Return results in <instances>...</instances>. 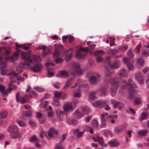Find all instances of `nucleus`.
Masks as SVG:
<instances>
[{
  "label": "nucleus",
  "mask_w": 149,
  "mask_h": 149,
  "mask_svg": "<svg viewBox=\"0 0 149 149\" xmlns=\"http://www.w3.org/2000/svg\"><path fill=\"white\" fill-rule=\"evenodd\" d=\"M39 49H42L43 50V53L44 55H45L49 53L50 52V50L48 49L47 50L46 49V47L45 46H40L39 47Z\"/></svg>",
  "instance_id": "nucleus-30"
},
{
  "label": "nucleus",
  "mask_w": 149,
  "mask_h": 149,
  "mask_svg": "<svg viewBox=\"0 0 149 149\" xmlns=\"http://www.w3.org/2000/svg\"><path fill=\"white\" fill-rule=\"evenodd\" d=\"M148 117V114L145 113H143L141 115L140 119L141 120H143L146 119Z\"/></svg>",
  "instance_id": "nucleus-37"
},
{
  "label": "nucleus",
  "mask_w": 149,
  "mask_h": 149,
  "mask_svg": "<svg viewBox=\"0 0 149 149\" xmlns=\"http://www.w3.org/2000/svg\"><path fill=\"white\" fill-rule=\"evenodd\" d=\"M46 65L47 67V72L48 75L50 76L53 75V69L52 68H50L49 67L50 66H54V63L51 62H49L46 63Z\"/></svg>",
  "instance_id": "nucleus-15"
},
{
  "label": "nucleus",
  "mask_w": 149,
  "mask_h": 149,
  "mask_svg": "<svg viewBox=\"0 0 149 149\" xmlns=\"http://www.w3.org/2000/svg\"><path fill=\"white\" fill-rule=\"evenodd\" d=\"M46 118L45 117H42L39 119V122L41 123H43L46 122Z\"/></svg>",
  "instance_id": "nucleus-57"
},
{
  "label": "nucleus",
  "mask_w": 149,
  "mask_h": 149,
  "mask_svg": "<svg viewBox=\"0 0 149 149\" xmlns=\"http://www.w3.org/2000/svg\"><path fill=\"white\" fill-rule=\"evenodd\" d=\"M73 96L75 97H80L81 96V94L79 92H76L73 94Z\"/></svg>",
  "instance_id": "nucleus-60"
},
{
  "label": "nucleus",
  "mask_w": 149,
  "mask_h": 149,
  "mask_svg": "<svg viewBox=\"0 0 149 149\" xmlns=\"http://www.w3.org/2000/svg\"><path fill=\"white\" fill-rule=\"evenodd\" d=\"M123 62L125 64L127 65L128 64H129V61L128 58H123Z\"/></svg>",
  "instance_id": "nucleus-64"
},
{
  "label": "nucleus",
  "mask_w": 149,
  "mask_h": 149,
  "mask_svg": "<svg viewBox=\"0 0 149 149\" xmlns=\"http://www.w3.org/2000/svg\"><path fill=\"white\" fill-rule=\"evenodd\" d=\"M6 64L4 62H1L0 63V68L1 69H3L6 66Z\"/></svg>",
  "instance_id": "nucleus-55"
},
{
  "label": "nucleus",
  "mask_w": 149,
  "mask_h": 149,
  "mask_svg": "<svg viewBox=\"0 0 149 149\" xmlns=\"http://www.w3.org/2000/svg\"><path fill=\"white\" fill-rule=\"evenodd\" d=\"M31 96L29 95H25L19 97V101L22 104H24L27 102Z\"/></svg>",
  "instance_id": "nucleus-11"
},
{
  "label": "nucleus",
  "mask_w": 149,
  "mask_h": 149,
  "mask_svg": "<svg viewBox=\"0 0 149 149\" xmlns=\"http://www.w3.org/2000/svg\"><path fill=\"white\" fill-rule=\"evenodd\" d=\"M3 49L5 51V54L6 55H8L10 53V49L9 47L6 48V47H3L1 48V49Z\"/></svg>",
  "instance_id": "nucleus-35"
},
{
  "label": "nucleus",
  "mask_w": 149,
  "mask_h": 149,
  "mask_svg": "<svg viewBox=\"0 0 149 149\" xmlns=\"http://www.w3.org/2000/svg\"><path fill=\"white\" fill-rule=\"evenodd\" d=\"M34 89L35 90H36L37 91L39 92H43L44 90L42 88L39 87H35Z\"/></svg>",
  "instance_id": "nucleus-61"
},
{
  "label": "nucleus",
  "mask_w": 149,
  "mask_h": 149,
  "mask_svg": "<svg viewBox=\"0 0 149 149\" xmlns=\"http://www.w3.org/2000/svg\"><path fill=\"white\" fill-rule=\"evenodd\" d=\"M110 59L109 57H107L106 59V61L108 65L111 68H118L120 66V62L118 60L115 61L113 63H111L109 61Z\"/></svg>",
  "instance_id": "nucleus-8"
},
{
  "label": "nucleus",
  "mask_w": 149,
  "mask_h": 149,
  "mask_svg": "<svg viewBox=\"0 0 149 149\" xmlns=\"http://www.w3.org/2000/svg\"><path fill=\"white\" fill-rule=\"evenodd\" d=\"M111 103L113 104V108L115 109L118 108V109H121L124 106V104L119 102H117L114 100L111 101Z\"/></svg>",
  "instance_id": "nucleus-10"
},
{
  "label": "nucleus",
  "mask_w": 149,
  "mask_h": 149,
  "mask_svg": "<svg viewBox=\"0 0 149 149\" xmlns=\"http://www.w3.org/2000/svg\"><path fill=\"white\" fill-rule=\"evenodd\" d=\"M83 115V114L79 109H77L74 113V116L77 118H81Z\"/></svg>",
  "instance_id": "nucleus-29"
},
{
  "label": "nucleus",
  "mask_w": 149,
  "mask_h": 149,
  "mask_svg": "<svg viewBox=\"0 0 149 149\" xmlns=\"http://www.w3.org/2000/svg\"><path fill=\"white\" fill-rule=\"evenodd\" d=\"M104 134L106 135H112V133L111 131L108 130H105L104 131Z\"/></svg>",
  "instance_id": "nucleus-47"
},
{
  "label": "nucleus",
  "mask_w": 149,
  "mask_h": 149,
  "mask_svg": "<svg viewBox=\"0 0 149 149\" xmlns=\"http://www.w3.org/2000/svg\"><path fill=\"white\" fill-rule=\"evenodd\" d=\"M132 49L130 48L129 49L127 55L130 58H132L133 57V54L132 52Z\"/></svg>",
  "instance_id": "nucleus-48"
},
{
  "label": "nucleus",
  "mask_w": 149,
  "mask_h": 149,
  "mask_svg": "<svg viewBox=\"0 0 149 149\" xmlns=\"http://www.w3.org/2000/svg\"><path fill=\"white\" fill-rule=\"evenodd\" d=\"M80 65L77 63H74L73 65L71 73L72 74H81L84 73L85 70L83 69L80 70Z\"/></svg>",
  "instance_id": "nucleus-6"
},
{
  "label": "nucleus",
  "mask_w": 149,
  "mask_h": 149,
  "mask_svg": "<svg viewBox=\"0 0 149 149\" xmlns=\"http://www.w3.org/2000/svg\"><path fill=\"white\" fill-rule=\"evenodd\" d=\"M15 89V86L12 84H10L9 88L7 89L6 91H5L4 87L0 85V91L1 92L2 95H3V97L6 95L7 93H10L12 90H13Z\"/></svg>",
  "instance_id": "nucleus-9"
},
{
  "label": "nucleus",
  "mask_w": 149,
  "mask_h": 149,
  "mask_svg": "<svg viewBox=\"0 0 149 149\" xmlns=\"http://www.w3.org/2000/svg\"><path fill=\"white\" fill-rule=\"evenodd\" d=\"M61 144L60 143V142L56 143V145L55 149H63V148Z\"/></svg>",
  "instance_id": "nucleus-50"
},
{
  "label": "nucleus",
  "mask_w": 149,
  "mask_h": 149,
  "mask_svg": "<svg viewBox=\"0 0 149 149\" xmlns=\"http://www.w3.org/2000/svg\"><path fill=\"white\" fill-rule=\"evenodd\" d=\"M109 38L110 41V46H113L115 44V38L113 37H109Z\"/></svg>",
  "instance_id": "nucleus-45"
},
{
  "label": "nucleus",
  "mask_w": 149,
  "mask_h": 149,
  "mask_svg": "<svg viewBox=\"0 0 149 149\" xmlns=\"http://www.w3.org/2000/svg\"><path fill=\"white\" fill-rule=\"evenodd\" d=\"M97 139L99 143L103 147H105L107 146V144L104 143L103 139L102 137L97 136Z\"/></svg>",
  "instance_id": "nucleus-32"
},
{
  "label": "nucleus",
  "mask_w": 149,
  "mask_h": 149,
  "mask_svg": "<svg viewBox=\"0 0 149 149\" xmlns=\"http://www.w3.org/2000/svg\"><path fill=\"white\" fill-rule=\"evenodd\" d=\"M96 92L92 91L90 92L88 96V100H93L96 99Z\"/></svg>",
  "instance_id": "nucleus-26"
},
{
  "label": "nucleus",
  "mask_w": 149,
  "mask_h": 149,
  "mask_svg": "<svg viewBox=\"0 0 149 149\" xmlns=\"http://www.w3.org/2000/svg\"><path fill=\"white\" fill-rule=\"evenodd\" d=\"M137 63L139 65H142L144 63V61L142 58H139L138 60Z\"/></svg>",
  "instance_id": "nucleus-53"
},
{
  "label": "nucleus",
  "mask_w": 149,
  "mask_h": 149,
  "mask_svg": "<svg viewBox=\"0 0 149 149\" xmlns=\"http://www.w3.org/2000/svg\"><path fill=\"white\" fill-rule=\"evenodd\" d=\"M63 109L66 113L69 111H72L73 109L72 104L71 102H68L63 106Z\"/></svg>",
  "instance_id": "nucleus-13"
},
{
  "label": "nucleus",
  "mask_w": 149,
  "mask_h": 149,
  "mask_svg": "<svg viewBox=\"0 0 149 149\" xmlns=\"http://www.w3.org/2000/svg\"><path fill=\"white\" fill-rule=\"evenodd\" d=\"M54 47L55 50L59 51L60 50V51H61L63 46L61 45H54Z\"/></svg>",
  "instance_id": "nucleus-38"
},
{
  "label": "nucleus",
  "mask_w": 149,
  "mask_h": 149,
  "mask_svg": "<svg viewBox=\"0 0 149 149\" xmlns=\"http://www.w3.org/2000/svg\"><path fill=\"white\" fill-rule=\"evenodd\" d=\"M106 104V102L105 101L97 100L93 103L94 107H98L101 108L103 107Z\"/></svg>",
  "instance_id": "nucleus-12"
},
{
  "label": "nucleus",
  "mask_w": 149,
  "mask_h": 149,
  "mask_svg": "<svg viewBox=\"0 0 149 149\" xmlns=\"http://www.w3.org/2000/svg\"><path fill=\"white\" fill-rule=\"evenodd\" d=\"M42 65L40 63H37L32 67V70L35 72H40L42 69Z\"/></svg>",
  "instance_id": "nucleus-14"
},
{
  "label": "nucleus",
  "mask_w": 149,
  "mask_h": 149,
  "mask_svg": "<svg viewBox=\"0 0 149 149\" xmlns=\"http://www.w3.org/2000/svg\"><path fill=\"white\" fill-rule=\"evenodd\" d=\"M9 75L10 76V78L11 82H15L16 78L17 80H19V77L17 76V74L15 71H11L9 74Z\"/></svg>",
  "instance_id": "nucleus-16"
},
{
  "label": "nucleus",
  "mask_w": 149,
  "mask_h": 149,
  "mask_svg": "<svg viewBox=\"0 0 149 149\" xmlns=\"http://www.w3.org/2000/svg\"><path fill=\"white\" fill-rule=\"evenodd\" d=\"M95 46V45L92 44L90 45V49H88V48L84 49L82 47H80L77 49V52L76 54V57L77 58H81L84 57L85 55V52H89L91 54H93V52L91 49H94Z\"/></svg>",
  "instance_id": "nucleus-4"
},
{
  "label": "nucleus",
  "mask_w": 149,
  "mask_h": 149,
  "mask_svg": "<svg viewBox=\"0 0 149 149\" xmlns=\"http://www.w3.org/2000/svg\"><path fill=\"white\" fill-rule=\"evenodd\" d=\"M59 100L53 99V100L52 101V103L54 105L58 106L59 105Z\"/></svg>",
  "instance_id": "nucleus-56"
},
{
  "label": "nucleus",
  "mask_w": 149,
  "mask_h": 149,
  "mask_svg": "<svg viewBox=\"0 0 149 149\" xmlns=\"http://www.w3.org/2000/svg\"><path fill=\"white\" fill-rule=\"evenodd\" d=\"M112 72L109 69H107L105 72V76L104 78L105 83H110L112 87L110 89V91L112 96H114L116 93L117 88L120 86L119 79L116 77L112 78L111 75Z\"/></svg>",
  "instance_id": "nucleus-1"
},
{
  "label": "nucleus",
  "mask_w": 149,
  "mask_h": 149,
  "mask_svg": "<svg viewBox=\"0 0 149 149\" xmlns=\"http://www.w3.org/2000/svg\"><path fill=\"white\" fill-rule=\"evenodd\" d=\"M93 127H97L98 125V123L97 120L95 119L91 121Z\"/></svg>",
  "instance_id": "nucleus-42"
},
{
  "label": "nucleus",
  "mask_w": 149,
  "mask_h": 149,
  "mask_svg": "<svg viewBox=\"0 0 149 149\" xmlns=\"http://www.w3.org/2000/svg\"><path fill=\"white\" fill-rule=\"evenodd\" d=\"M81 109L83 112L85 113H86L88 112L89 111V109L88 107H81Z\"/></svg>",
  "instance_id": "nucleus-46"
},
{
  "label": "nucleus",
  "mask_w": 149,
  "mask_h": 149,
  "mask_svg": "<svg viewBox=\"0 0 149 149\" xmlns=\"http://www.w3.org/2000/svg\"><path fill=\"white\" fill-rule=\"evenodd\" d=\"M107 125V122L105 119H103L101 120V128H105Z\"/></svg>",
  "instance_id": "nucleus-39"
},
{
  "label": "nucleus",
  "mask_w": 149,
  "mask_h": 149,
  "mask_svg": "<svg viewBox=\"0 0 149 149\" xmlns=\"http://www.w3.org/2000/svg\"><path fill=\"white\" fill-rule=\"evenodd\" d=\"M109 143L111 147H115L117 146L119 144L118 143L115 139L111 140L109 142Z\"/></svg>",
  "instance_id": "nucleus-31"
},
{
  "label": "nucleus",
  "mask_w": 149,
  "mask_h": 149,
  "mask_svg": "<svg viewBox=\"0 0 149 149\" xmlns=\"http://www.w3.org/2000/svg\"><path fill=\"white\" fill-rule=\"evenodd\" d=\"M103 52L102 50H97L95 52V54L97 57H100L103 55Z\"/></svg>",
  "instance_id": "nucleus-40"
},
{
  "label": "nucleus",
  "mask_w": 149,
  "mask_h": 149,
  "mask_svg": "<svg viewBox=\"0 0 149 149\" xmlns=\"http://www.w3.org/2000/svg\"><path fill=\"white\" fill-rule=\"evenodd\" d=\"M77 121L76 119L71 118L68 119V123L70 125H75L77 124Z\"/></svg>",
  "instance_id": "nucleus-23"
},
{
  "label": "nucleus",
  "mask_w": 149,
  "mask_h": 149,
  "mask_svg": "<svg viewBox=\"0 0 149 149\" xmlns=\"http://www.w3.org/2000/svg\"><path fill=\"white\" fill-rule=\"evenodd\" d=\"M31 113L30 111H26L23 113V115L26 116H31Z\"/></svg>",
  "instance_id": "nucleus-58"
},
{
  "label": "nucleus",
  "mask_w": 149,
  "mask_h": 149,
  "mask_svg": "<svg viewBox=\"0 0 149 149\" xmlns=\"http://www.w3.org/2000/svg\"><path fill=\"white\" fill-rule=\"evenodd\" d=\"M56 113L57 115V118L60 120H61L64 114L66 115V113L65 111H62L61 109H57L56 110Z\"/></svg>",
  "instance_id": "nucleus-18"
},
{
  "label": "nucleus",
  "mask_w": 149,
  "mask_h": 149,
  "mask_svg": "<svg viewBox=\"0 0 149 149\" xmlns=\"http://www.w3.org/2000/svg\"><path fill=\"white\" fill-rule=\"evenodd\" d=\"M7 113L6 112L2 111L0 112V117L3 118H6L7 116Z\"/></svg>",
  "instance_id": "nucleus-49"
},
{
  "label": "nucleus",
  "mask_w": 149,
  "mask_h": 149,
  "mask_svg": "<svg viewBox=\"0 0 149 149\" xmlns=\"http://www.w3.org/2000/svg\"><path fill=\"white\" fill-rule=\"evenodd\" d=\"M18 127L15 125H11L8 128V131L10 132V137L13 139L17 138L19 134L18 132Z\"/></svg>",
  "instance_id": "nucleus-5"
},
{
  "label": "nucleus",
  "mask_w": 149,
  "mask_h": 149,
  "mask_svg": "<svg viewBox=\"0 0 149 149\" xmlns=\"http://www.w3.org/2000/svg\"><path fill=\"white\" fill-rule=\"evenodd\" d=\"M98 92L100 95L102 96H105L107 95V90L105 87H102L100 88L98 90Z\"/></svg>",
  "instance_id": "nucleus-21"
},
{
  "label": "nucleus",
  "mask_w": 149,
  "mask_h": 149,
  "mask_svg": "<svg viewBox=\"0 0 149 149\" xmlns=\"http://www.w3.org/2000/svg\"><path fill=\"white\" fill-rule=\"evenodd\" d=\"M128 74L126 71L125 69H122L119 71V75L120 77L123 76L126 77L127 76Z\"/></svg>",
  "instance_id": "nucleus-28"
},
{
  "label": "nucleus",
  "mask_w": 149,
  "mask_h": 149,
  "mask_svg": "<svg viewBox=\"0 0 149 149\" xmlns=\"http://www.w3.org/2000/svg\"><path fill=\"white\" fill-rule=\"evenodd\" d=\"M30 140L31 142H38L39 141V140L35 136H33L31 137Z\"/></svg>",
  "instance_id": "nucleus-43"
},
{
  "label": "nucleus",
  "mask_w": 149,
  "mask_h": 149,
  "mask_svg": "<svg viewBox=\"0 0 149 149\" xmlns=\"http://www.w3.org/2000/svg\"><path fill=\"white\" fill-rule=\"evenodd\" d=\"M124 129L123 126H117L115 128L114 132L116 134H119L123 131Z\"/></svg>",
  "instance_id": "nucleus-20"
},
{
  "label": "nucleus",
  "mask_w": 149,
  "mask_h": 149,
  "mask_svg": "<svg viewBox=\"0 0 149 149\" xmlns=\"http://www.w3.org/2000/svg\"><path fill=\"white\" fill-rule=\"evenodd\" d=\"M127 66L130 70H133L134 69V67L133 65L130 63L127 64Z\"/></svg>",
  "instance_id": "nucleus-54"
},
{
  "label": "nucleus",
  "mask_w": 149,
  "mask_h": 149,
  "mask_svg": "<svg viewBox=\"0 0 149 149\" xmlns=\"http://www.w3.org/2000/svg\"><path fill=\"white\" fill-rule=\"evenodd\" d=\"M62 94L61 92L57 91H56L54 93V96L53 99L60 100L61 99Z\"/></svg>",
  "instance_id": "nucleus-25"
},
{
  "label": "nucleus",
  "mask_w": 149,
  "mask_h": 149,
  "mask_svg": "<svg viewBox=\"0 0 149 149\" xmlns=\"http://www.w3.org/2000/svg\"><path fill=\"white\" fill-rule=\"evenodd\" d=\"M109 52L110 54L113 55L115 54L118 52L116 50L111 49L109 50Z\"/></svg>",
  "instance_id": "nucleus-59"
},
{
  "label": "nucleus",
  "mask_w": 149,
  "mask_h": 149,
  "mask_svg": "<svg viewBox=\"0 0 149 149\" xmlns=\"http://www.w3.org/2000/svg\"><path fill=\"white\" fill-rule=\"evenodd\" d=\"M134 102L136 104H141V98L136 97L134 99Z\"/></svg>",
  "instance_id": "nucleus-44"
},
{
  "label": "nucleus",
  "mask_w": 149,
  "mask_h": 149,
  "mask_svg": "<svg viewBox=\"0 0 149 149\" xmlns=\"http://www.w3.org/2000/svg\"><path fill=\"white\" fill-rule=\"evenodd\" d=\"M61 52V51H60V50H59V51L55 50V52L53 54V55L54 56H58Z\"/></svg>",
  "instance_id": "nucleus-62"
},
{
  "label": "nucleus",
  "mask_w": 149,
  "mask_h": 149,
  "mask_svg": "<svg viewBox=\"0 0 149 149\" xmlns=\"http://www.w3.org/2000/svg\"><path fill=\"white\" fill-rule=\"evenodd\" d=\"M15 45L17 51L14 53L11 56L6 58H5L6 61H13L17 60L19 56V45L17 43H16Z\"/></svg>",
  "instance_id": "nucleus-7"
},
{
  "label": "nucleus",
  "mask_w": 149,
  "mask_h": 149,
  "mask_svg": "<svg viewBox=\"0 0 149 149\" xmlns=\"http://www.w3.org/2000/svg\"><path fill=\"white\" fill-rule=\"evenodd\" d=\"M55 62L56 63H61L62 62V59L60 58H57L55 60Z\"/></svg>",
  "instance_id": "nucleus-63"
},
{
  "label": "nucleus",
  "mask_w": 149,
  "mask_h": 149,
  "mask_svg": "<svg viewBox=\"0 0 149 149\" xmlns=\"http://www.w3.org/2000/svg\"><path fill=\"white\" fill-rule=\"evenodd\" d=\"M54 134H58V132L54 128L52 127L48 132V134L50 137H53L54 136Z\"/></svg>",
  "instance_id": "nucleus-22"
},
{
  "label": "nucleus",
  "mask_w": 149,
  "mask_h": 149,
  "mask_svg": "<svg viewBox=\"0 0 149 149\" xmlns=\"http://www.w3.org/2000/svg\"><path fill=\"white\" fill-rule=\"evenodd\" d=\"M148 132V130L146 129L141 130L139 131L138 134V135L141 136H146Z\"/></svg>",
  "instance_id": "nucleus-27"
},
{
  "label": "nucleus",
  "mask_w": 149,
  "mask_h": 149,
  "mask_svg": "<svg viewBox=\"0 0 149 149\" xmlns=\"http://www.w3.org/2000/svg\"><path fill=\"white\" fill-rule=\"evenodd\" d=\"M73 80L72 78H71L68 80L64 87V88H66L71 85L73 82Z\"/></svg>",
  "instance_id": "nucleus-33"
},
{
  "label": "nucleus",
  "mask_w": 149,
  "mask_h": 149,
  "mask_svg": "<svg viewBox=\"0 0 149 149\" xmlns=\"http://www.w3.org/2000/svg\"><path fill=\"white\" fill-rule=\"evenodd\" d=\"M59 75L60 76H63L67 77L69 76V73L66 70H63L59 72Z\"/></svg>",
  "instance_id": "nucleus-34"
},
{
  "label": "nucleus",
  "mask_w": 149,
  "mask_h": 149,
  "mask_svg": "<svg viewBox=\"0 0 149 149\" xmlns=\"http://www.w3.org/2000/svg\"><path fill=\"white\" fill-rule=\"evenodd\" d=\"M31 51L27 52H23L22 54V58L26 61L24 63V65L29 66L30 64L36 63L41 60V58L38 56L33 54L31 56Z\"/></svg>",
  "instance_id": "nucleus-3"
},
{
  "label": "nucleus",
  "mask_w": 149,
  "mask_h": 149,
  "mask_svg": "<svg viewBox=\"0 0 149 149\" xmlns=\"http://www.w3.org/2000/svg\"><path fill=\"white\" fill-rule=\"evenodd\" d=\"M141 46V44L140 42L138 45L136 47L135 49V51L136 53H138L139 52Z\"/></svg>",
  "instance_id": "nucleus-52"
},
{
  "label": "nucleus",
  "mask_w": 149,
  "mask_h": 149,
  "mask_svg": "<svg viewBox=\"0 0 149 149\" xmlns=\"http://www.w3.org/2000/svg\"><path fill=\"white\" fill-rule=\"evenodd\" d=\"M132 80L130 79L128 80V81H127L125 80H123L121 84L120 89L119 91V92L122 93L124 90L127 89L129 93L128 98L130 100H132L134 97V94L135 93V90L134 88H136L137 86L134 83H132Z\"/></svg>",
  "instance_id": "nucleus-2"
},
{
  "label": "nucleus",
  "mask_w": 149,
  "mask_h": 149,
  "mask_svg": "<svg viewBox=\"0 0 149 149\" xmlns=\"http://www.w3.org/2000/svg\"><path fill=\"white\" fill-rule=\"evenodd\" d=\"M68 38L69 43H71L73 42L74 39V38L73 36L70 35L68 36Z\"/></svg>",
  "instance_id": "nucleus-51"
},
{
  "label": "nucleus",
  "mask_w": 149,
  "mask_h": 149,
  "mask_svg": "<svg viewBox=\"0 0 149 149\" xmlns=\"http://www.w3.org/2000/svg\"><path fill=\"white\" fill-rule=\"evenodd\" d=\"M31 45L30 44H27V45L24 44L22 45H19V48H21L24 50H27L29 48V47Z\"/></svg>",
  "instance_id": "nucleus-36"
},
{
  "label": "nucleus",
  "mask_w": 149,
  "mask_h": 149,
  "mask_svg": "<svg viewBox=\"0 0 149 149\" xmlns=\"http://www.w3.org/2000/svg\"><path fill=\"white\" fill-rule=\"evenodd\" d=\"M100 77V76L99 74L97 75L96 76L94 75L91 76L90 78V81L91 83L92 84H96Z\"/></svg>",
  "instance_id": "nucleus-19"
},
{
  "label": "nucleus",
  "mask_w": 149,
  "mask_h": 149,
  "mask_svg": "<svg viewBox=\"0 0 149 149\" xmlns=\"http://www.w3.org/2000/svg\"><path fill=\"white\" fill-rule=\"evenodd\" d=\"M135 78L138 81H140L141 83H143L144 80L142 73L140 72H137L135 74Z\"/></svg>",
  "instance_id": "nucleus-17"
},
{
  "label": "nucleus",
  "mask_w": 149,
  "mask_h": 149,
  "mask_svg": "<svg viewBox=\"0 0 149 149\" xmlns=\"http://www.w3.org/2000/svg\"><path fill=\"white\" fill-rule=\"evenodd\" d=\"M128 46H121L120 47L119 49L120 51L121 52H125L127 49L128 48Z\"/></svg>",
  "instance_id": "nucleus-41"
},
{
  "label": "nucleus",
  "mask_w": 149,
  "mask_h": 149,
  "mask_svg": "<svg viewBox=\"0 0 149 149\" xmlns=\"http://www.w3.org/2000/svg\"><path fill=\"white\" fill-rule=\"evenodd\" d=\"M67 52L68 54L66 55V61H68L71 58V56L73 53V50L72 49H70L67 50Z\"/></svg>",
  "instance_id": "nucleus-24"
}]
</instances>
